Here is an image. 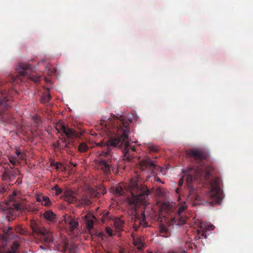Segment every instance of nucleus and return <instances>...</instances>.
Wrapping results in <instances>:
<instances>
[{"instance_id": "nucleus-1", "label": "nucleus", "mask_w": 253, "mask_h": 253, "mask_svg": "<svg viewBox=\"0 0 253 253\" xmlns=\"http://www.w3.org/2000/svg\"><path fill=\"white\" fill-rule=\"evenodd\" d=\"M186 154L192 158L193 163L197 164L193 167H189L186 171H183L186 177V190L188 193L187 201L192 206L209 204L210 206L219 205L222 199V193L220 187V179L215 177L210 181L211 190L208 191L204 199H202L198 195L195 183H198L204 173L205 179L208 181L211 176L212 169L211 167H203L207 158L206 154L201 150L190 149Z\"/></svg>"}, {"instance_id": "nucleus-2", "label": "nucleus", "mask_w": 253, "mask_h": 253, "mask_svg": "<svg viewBox=\"0 0 253 253\" xmlns=\"http://www.w3.org/2000/svg\"><path fill=\"white\" fill-rule=\"evenodd\" d=\"M100 121V124L105 127L110 136L105 142L98 144L101 147L106 146L107 150L98 155L96 163L104 174H108L111 169L113 170L114 169L112 163L114 157L111 152V148L120 147L124 144L126 154L125 156L128 160L131 159L130 155L127 156L128 146L127 139L130 133L129 125L131 121L124 116L118 117L114 115L111 116V118H109L107 122L102 120Z\"/></svg>"}, {"instance_id": "nucleus-3", "label": "nucleus", "mask_w": 253, "mask_h": 253, "mask_svg": "<svg viewBox=\"0 0 253 253\" xmlns=\"http://www.w3.org/2000/svg\"><path fill=\"white\" fill-rule=\"evenodd\" d=\"M117 196H126L127 206L132 211H136L138 205L147 206L149 204V199L151 196L153 189H149L147 186L140 183H135L130 187L123 183L113 188Z\"/></svg>"}, {"instance_id": "nucleus-4", "label": "nucleus", "mask_w": 253, "mask_h": 253, "mask_svg": "<svg viewBox=\"0 0 253 253\" xmlns=\"http://www.w3.org/2000/svg\"><path fill=\"white\" fill-rule=\"evenodd\" d=\"M31 228L34 234L39 236L44 242L49 243L52 242V236L44 227L39 225L34 220L31 221Z\"/></svg>"}, {"instance_id": "nucleus-5", "label": "nucleus", "mask_w": 253, "mask_h": 253, "mask_svg": "<svg viewBox=\"0 0 253 253\" xmlns=\"http://www.w3.org/2000/svg\"><path fill=\"white\" fill-rule=\"evenodd\" d=\"M16 70L22 76H28L29 79L36 83L40 82L42 79V77L40 76H35L34 75L31 74L33 72L32 66L27 63H20L16 67Z\"/></svg>"}, {"instance_id": "nucleus-6", "label": "nucleus", "mask_w": 253, "mask_h": 253, "mask_svg": "<svg viewBox=\"0 0 253 253\" xmlns=\"http://www.w3.org/2000/svg\"><path fill=\"white\" fill-rule=\"evenodd\" d=\"M140 166L142 170H147L150 172H153L156 168V165L151 158H148L140 162Z\"/></svg>"}, {"instance_id": "nucleus-7", "label": "nucleus", "mask_w": 253, "mask_h": 253, "mask_svg": "<svg viewBox=\"0 0 253 253\" xmlns=\"http://www.w3.org/2000/svg\"><path fill=\"white\" fill-rule=\"evenodd\" d=\"M92 200L90 194H84L81 198L76 201V206L79 208L84 206H88L92 204Z\"/></svg>"}, {"instance_id": "nucleus-8", "label": "nucleus", "mask_w": 253, "mask_h": 253, "mask_svg": "<svg viewBox=\"0 0 253 253\" xmlns=\"http://www.w3.org/2000/svg\"><path fill=\"white\" fill-rule=\"evenodd\" d=\"M95 218L94 215L90 212H88L84 217V222L85 223L86 227L87 230L90 231L93 228L94 221L93 219Z\"/></svg>"}, {"instance_id": "nucleus-9", "label": "nucleus", "mask_w": 253, "mask_h": 253, "mask_svg": "<svg viewBox=\"0 0 253 253\" xmlns=\"http://www.w3.org/2000/svg\"><path fill=\"white\" fill-rule=\"evenodd\" d=\"M63 199L69 203H75L77 200L75 193L70 190H66L64 192Z\"/></svg>"}, {"instance_id": "nucleus-10", "label": "nucleus", "mask_w": 253, "mask_h": 253, "mask_svg": "<svg viewBox=\"0 0 253 253\" xmlns=\"http://www.w3.org/2000/svg\"><path fill=\"white\" fill-rule=\"evenodd\" d=\"M133 237V244L138 250H142L145 247V244L144 242V238L143 236H136L135 237L132 234Z\"/></svg>"}, {"instance_id": "nucleus-11", "label": "nucleus", "mask_w": 253, "mask_h": 253, "mask_svg": "<svg viewBox=\"0 0 253 253\" xmlns=\"http://www.w3.org/2000/svg\"><path fill=\"white\" fill-rule=\"evenodd\" d=\"M62 134H65L68 139L79 136V133L76 130L66 126L62 131L61 135Z\"/></svg>"}, {"instance_id": "nucleus-12", "label": "nucleus", "mask_w": 253, "mask_h": 253, "mask_svg": "<svg viewBox=\"0 0 253 253\" xmlns=\"http://www.w3.org/2000/svg\"><path fill=\"white\" fill-rule=\"evenodd\" d=\"M17 172H18L17 169L5 170L2 175V179L6 180L7 179L11 180V179L14 178L16 176Z\"/></svg>"}, {"instance_id": "nucleus-13", "label": "nucleus", "mask_w": 253, "mask_h": 253, "mask_svg": "<svg viewBox=\"0 0 253 253\" xmlns=\"http://www.w3.org/2000/svg\"><path fill=\"white\" fill-rule=\"evenodd\" d=\"M128 139H127V141H128V143H129V141H128ZM119 148H121L123 150V152L124 154V160L126 161H127V162H129V161H131L132 160L133 158V156L131 154H130V152H129V149H131V151L132 152H134L135 151V149L134 147H130L129 146V144H128V152L127 153V156H128V155H130V157L131 158V159L130 160H128V159L126 158V156H125V155L126 154V152H125V145L124 144H123V145L120 147H119Z\"/></svg>"}, {"instance_id": "nucleus-14", "label": "nucleus", "mask_w": 253, "mask_h": 253, "mask_svg": "<svg viewBox=\"0 0 253 253\" xmlns=\"http://www.w3.org/2000/svg\"><path fill=\"white\" fill-rule=\"evenodd\" d=\"M65 222L67 224H69V227L71 232H73L76 228L79 225L78 222L71 217L66 220Z\"/></svg>"}, {"instance_id": "nucleus-15", "label": "nucleus", "mask_w": 253, "mask_h": 253, "mask_svg": "<svg viewBox=\"0 0 253 253\" xmlns=\"http://www.w3.org/2000/svg\"><path fill=\"white\" fill-rule=\"evenodd\" d=\"M19 247V244L16 242H14L10 248V250L8 252H5L3 248L0 247V253H17Z\"/></svg>"}, {"instance_id": "nucleus-16", "label": "nucleus", "mask_w": 253, "mask_h": 253, "mask_svg": "<svg viewBox=\"0 0 253 253\" xmlns=\"http://www.w3.org/2000/svg\"><path fill=\"white\" fill-rule=\"evenodd\" d=\"M0 106H3L6 109H8V107L10 106L8 103V99L6 98L3 93H0Z\"/></svg>"}, {"instance_id": "nucleus-17", "label": "nucleus", "mask_w": 253, "mask_h": 253, "mask_svg": "<svg viewBox=\"0 0 253 253\" xmlns=\"http://www.w3.org/2000/svg\"><path fill=\"white\" fill-rule=\"evenodd\" d=\"M43 217L51 222L54 221L56 219V215L50 210L46 211L43 214Z\"/></svg>"}, {"instance_id": "nucleus-18", "label": "nucleus", "mask_w": 253, "mask_h": 253, "mask_svg": "<svg viewBox=\"0 0 253 253\" xmlns=\"http://www.w3.org/2000/svg\"><path fill=\"white\" fill-rule=\"evenodd\" d=\"M51 98V96L49 93V90H47L42 94L41 98V101L43 104H47Z\"/></svg>"}, {"instance_id": "nucleus-19", "label": "nucleus", "mask_w": 253, "mask_h": 253, "mask_svg": "<svg viewBox=\"0 0 253 253\" xmlns=\"http://www.w3.org/2000/svg\"><path fill=\"white\" fill-rule=\"evenodd\" d=\"M77 247L74 244L70 245L69 246L67 244L64 245L65 252L68 251L69 253H76Z\"/></svg>"}, {"instance_id": "nucleus-20", "label": "nucleus", "mask_w": 253, "mask_h": 253, "mask_svg": "<svg viewBox=\"0 0 253 253\" xmlns=\"http://www.w3.org/2000/svg\"><path fill=\"white\" fill-rule=\"evenodd\" d=\"M115 227L118 230H122L125 222L120 218L115 219L114 222Z\"/></svg>"}, {"instance_id": "nucleus-21", "label": "nucleus", "mask_w": 253, "mask_h": 253, "mask_svg": "<svg viewBox=\"0 0 253 253\" xmlns=\"http://www.w3.org/2000/svg\"><path fill=\"white\" fill-rule=\"evenodd\" d=\"M183 210V208H180L178 211L177 215L174 218V220H177L180 218L179 221L177 222V224H184L185 223V218L182 217H180V213L182 212Z\"/></svg>"}, {"instance_id": "nucleus-22", "label": "nucleus", "mask_w": 253, "mask_h": 253, "mask_svg": "<svg viewBox=\"0 0 253 253\" xmlns=\"http://www.w3.org/2000/svg\"><path fill=\"white\" fill-rule=\"evenodd\" d=\"M51 165L52 166L55 167V169L57 170L64 171L66 170V168L60 162L52 163Z\"/></svg>"}, {"instance_id": "nucleus-23", "label": "nucleus", "mask_w": 253, "mask_h": 253, "mask_svg": "<svg viewBox=\"0 0 253 253\" xmlns=\"http://www.w3.org/2000/svg\"><path fill=\"white\" fill-rule=\"evenodd\" d=\"M62 143V147L63 148H69L71 141L67 140V138L62 137L60 138Z\"/></svg>"}, {"instance_id": "nucleus-24", "label": "nucleus", "mask_w": 253, "mask_h": 253, "mask_svg": "<svg viewBox=\"0 0 253 253\" xmlns=\"http://www.w3.org/2000/svg\"><path fill=\"white\" fill-rule=\"evenodd\" d=\"M65 126L61 122H58L55 126V128L57 130V132L59 133H62V131L65 127Z\"/></svg>"}, {"instance_id": "nucleus-25", "label": "nucleus", "mask_w": 253, "mask_h": 253, "mask_svg": "<svg viewBox=\"0 0 253 253\" xmlns=\"http://www.w3.org/2000/svg\"><path fill=\"white\" fill-rule=\"evenodd\" d=\"M88 149V147L85 143H81L79 147L78 150L82 153L85 152Z\"/></svg>"}, {"instance_id": "nucleus-26", "label": "nucleus", "mask_w": 253, "mask_h": 253, "mask_svg": "<svg viewBox=\"0 0 253 253\" xmlns=\"http://www.w3.org/2000/svg\"><path fill=\"white\" fill-rule=\"evenodd\" d=\"M138 222V224L137 225V221H136L133 226V228L135 231L138 230L139 225H142L144 227L146 226L147 223L144 221V220H140L139 219Z\"/></svg>"}, {"instance_id": "nucleus-27", "label": "nucleus", "mask_w": 253, "mask_h": 253, "mask_svg": "<svg viewBox=\"0 0 253 253\" xmlns=\"http://www.w3.org/2000/svg\"><path fill=\"white\" fill-rule=\"evenodd\" d=\"M42 200V205L46 207H49L51 205V202L49 198L47 196L41 197Z\"/></svg>"}, {"instance_id": "nucleus-28", "label": "nucleus", "mask_w": 253, "mask_h": 253, "mask_svg": "<svg viewBox=\"0 0 253 253\" xmlns=\"http://www.w3.org/2000/svg\"><path fill=\"white\" fill-rule=\"evenodd\" d=\"M7 116V113H4L3 111H0V118L2 119V121L8 123H10V121L9 120H7L6 119Z\"/></svg>"}, {"instance_id": "nucleus-29", "label": "nucleus", "mask_w": 253, "mask_h": 253, "mask_svg": "<svg viewBox=\"0 0 253 253\" xmlns=\"http://www.w3.org/2000/svg\"><path fill=\"white\" fill-rule=\"evenodd\" d=\"M33 120L34 122V125L36 126H39L41 124V119L40 118V117H39V116H34L33 117Z\"/></svg>"}, {"instance_id": "nucleus-30", "label": "nucleus", "mask_w": 253, "mask_h": 253, "mask_svg": "<svg viewBox=\"0 0 253 253\" xmlns=\"http://www.w3.org/2000/svg\"><path fill=\"white\" fill-rule=\"evenodd\" d=\"M52 190L55 191V195H58L62 193L63 190L61 188H59L58 185H56L53 188Z\"/></svg>"}, {"instance_id": "nucleus-31", "label": "nucleus", "mask_w": 253, "mask_h": 253, "mask_svg": "<svg viewBox=\"0 0 253 253\" xmlns=\"http://www.w3.org/2000/svg\"><path fill=\"white\" fill-rule=\"evenodd\" d=\"M106 233L110 237L113 236V230L110 227H107L105 229Z\"/></svg>"}, {"instance_id": "nucleus-32", "label": "nucleus", "mask_w": 253, "mask_h": 253, "mask_svg": "<svg viewBox=\"0 0 253 253\" xmlns=\"http://www.w3.org/2000/svg\"><path fill=\"white\" fill-rule=\"evenodd\" d=\"M156 193L157 194H159L160 195H164V192L163 191V189L160 187H158V188H157L156 189Z\"/></svg>"}, {"instance_id": "nucleus-33", "label": "nucleus", "mask_w": 253, "mask_h": 253, "mask_svg": "<svg viewBox=\"0 0 253 253\" xmlns=\"http://www.w3.org/2000/svg\"><path fill=\"white\" fill-rule=\"evenodd\" d=\"M13 206L17 210H19L21 209V204L20 203H15L13 205Z\"/></svg>"}, {"instance_id": "nucleus-34", "label": "nucleus", "mask_w": 253, "mask_h": 253, "mask_svg": "<svg viewBox=\"0 0 253 253\" xmlns=\"http://www.w3.org/2000/svg\"><path fill=\"white\" fill-rule=\"evenodd\" d=\"M149 150L150 152H157L158 150V148L155 146H150L149 147Z\"/></svg>"}, {"instance_id": "nucleus-35", "label": "nucleus", "mask_w": 253, "mask_h": 253, "mask_svg": "<svg viewBox=\"0 0 253 253\" xmlns=\"http://www.w3.org/2000/svg\"><path fill=\"white\" fill-rule=\"evenodd\" d=\"M160 231L161 233H167V232L168 231L167 228L165 226H161Z\"/></svg>"}, {"instance_id": "nucleus-36", "label": "nucleus", "mask_w": 253, "mask_h": 253, "mask_svg": "<svg viewBox=\"0 0 253 253\" xmlns=\"http://www.w3.org/2000/svg\"><path fill=\"white\" fill-rule=\"evenodd\" d=\"M48 70L50 71L49 74L50 75H52L54 74L56 72V69L54 67H51L49 68Z\"/></svg>"}, {"instance_id": "nucleus-37", "label": "nucleus", "mask_w": 253, "mask_h": 253, "mask_svg": "<svg viewBox=\"0 0 253 253\" xmlns=\"http://www.w3.org/2000/svg\"><path fill=\"white\" fill-rule=\"evenodd\" d=\"M6 192V188L4 187H0V195H3Z\"/></svg>"}, {"instance_id": "nucleus-38", "label": "nucleus", "mask_w": 253, "mask_h": 253, "mask_svg": "<svg viewBox=\"0 0 253 253\" xmlns=\"http://www.w3.org/2000/svg\"><path fill=\"white\" fill-rule=\"evenodd\" d=\"M41 197H43V195H38L36 198V200L38 202H41L42 203V198Z\"/></svg>"}, {"instance_id": "nucleus-39", "label": "nucleus", "mask_w": 253, "mask_h": 253, "mask_svg": "<svg viewBox=\"0 0 253 253\" xmlns=\"http://www.w3.org/2000/svg\"><path fill=\"white\" fill-rule=\"evenodd\" d=\"M183 181H184V179H183V177L179 179L178 183V185L179 187H182L183 183Z\"/></svg>"}, {"instance_id": "nucleus-40", "label": "nucleus", "mask_w": 253, "mask_h": 253, "mask_svg": "<svg viewBox=\"0 0 253 253\" xmlns=\"http://www.w3.org/2000/svg\"><path fill=\"white\" fill-rule=\"evenodd\" d=\"M10 162L13 165H15V166H16L17 165V162L13 159H10Z\"/></svg>"}, {"instance_id": "nucleus-41", "label": "nucleus", "mask_w": 253, "mask_h": 253, "mask_svg": "<svg viewBox=\"0 0 253 253\" xmlns=\"http://www.w3.org/2000/svg\"><path fill=\"white\" fill-rule=\"evenodd\" d=\"M180 191H181V187L178 186V187L176 189L175 192L177 194H179L180 193Z\"/></svg>"}, {"instance_id": "nucleus-42", "label": "nucleus", "mask_w": 253, "mask_h": 253, "mask_svg": "<svg viewBox=\"0 0 253 253\" xmlns=\"http://www.w3.org/2000/svg\"><path fill=\"white\" fill-rule=\"evenodd\" d=\"M155 180H156V181H158V182H162L163 184H164V182H162V181H161V179H160V178L159 177H155Z\"/></svg>"}, {"instance_id": "nucleus-43", "label": "nucleus", "mask_w": 253, "mask_h": 253, "mask_svg": "<svg viewBox=\"0 0 253 253\" xmlns=\"http://www.w3.org/2000/svg\"><path fill=\"white\" fill-rule=\"evenodd\" d=\"M16 154L18 157H20L21 155H22L21 153L19 151H16Z\"/></svg>"}, {"instance_id": "nucleus-44", "label": "nucleus", "mask_w": 253, "mask_h": 253, "mask_svg": "<svg viewBox=\"0 0 253 253\" xmlns=\"http://www.w3.org/2000/svg\"><path fill=\"white\" fill-rule=\"evenodd\" d=\"M109 214V212L108 211L106 212L105 213H104L103 216L105 217H107Z\"/></svg>"}, {"instance_id": "nucleus-45", "label": "nucleus", "mask_w": 253, "mask_h": 253, "mask_svg": "<svg viewBox=\"0 0 253 253\" xmlns=\"http://www.w3.org/2000/svg\"><path fill=\"white\" fill-rule=\"evenodd\" d=\"M13 195H11V197H10V198H11V200H13V197H13V196H15V195H16V194H15V192H13Z\"/></svg>"}, {"instance_id": "nucleus-46", "label": "nucleus", "mask_w": 253, "mask_h": 253, "mask_svg": "<svg viewBox=\"0 0 253 253\" xmlns=\"http://www.w3.org/2000/svg\"><path fill=\"white\" fill-rule=\"evenodd\" d=\"M60 146H61L60 144L59 143H58L57 147L59 148L60 147Z\"/></svg>"}, {"instance_id": "nucleus-47", "label": "nucleus", "mask_w": 253, "mask_h": 253, "mask_svg": "<svg viewBox=\"0 0 253 253\" xmlns=\"http://www.w3.org/2000/svg\"><path fill=\"white\" fill-rule=\"evenodd\" d=\"M70 163L71 165L74 166V167L76 166V164H74L72 162H70Z\"/></svg>"}, {"instance_id": "nucleus-48", "label": "nucleus", "mask_w": 253, "mask_h": 253, "mask_svg": "<svg viewBox=\"0 0 253 253\" xmlns=\"http://www.w3.org/2000/svg\"><path fill=\"white\" fill-rule=\"evenodd\" d=\"M11 230H12V228L11 227H9L8 231L9 232V231H10Z\"/></svg>"}, {"instance_id": "nucleus-49", "label": "nucleus", "mask_w": 253, "mask_h": 253, "mask_svg": "<svg viewBox=\"0 0 253 253\" xmlns=\"http://www.w3.org/2000/svg\"><path fill=\"white\" fill-rule=\"evenodd\" d=\"M41 62H43V60H41Z\"/></svg>"}, {"instance_id": "nucleus-50", "label": "nucleus", "mask_w": 253, "mask_h": 253, "mask_svg": "<svg viewBox=\"0 0 253 253\" xmlns=\"http://www.w3.org/2000/svg\"><path fill=\"white\" fill-rule=\"evenodd\" d=\"M148 253H152V252H148Z\"/></svg>"}, {"instance_id": "nucleus-51", "label": "nucleus", "mask_w": 253, "mask_h": 253, "mask_svg": "<svg viewBox=\"0 0 253 253\" xmlns=\"http://www.w3.org/2000/svg\"><path fill=\"white\" fill-rule=\"evenodd\" d=\"M119 253H123V252H120Z\"/></svg>"}]
</instances>
